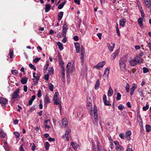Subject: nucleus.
Returning a JSON list of instances; mask_svg holds the SVG:
<instances>
[{
	"instance_id": "13d9d810",
	"label": "nucleus",
	"mask_w": 151,
	"mask_h": 151,
	"mask_svg": "<svg viewBox=\"0 0 151 151\" xmlns=\"http://www.w3.org/2000/svg\"><path fill=\"white\" fill-rule=\"evenodd\" d=\"M97 35L100 40L101 39V36H102V34L101 33H98L97 34Z\"/></svg>"
},
{
	"instance_id": "4c0bfd02",
	"label": "nucleus",
	"mask_w": 151,
	"mask_h": 151,
	"mask_svg": "<svg viewBox=\"0 0 151 151\" xmlns=\"http://www.w3.org/2000/svg\"><path fill=\"white\" fill-rule=\"evenodd\" d=\"M30 147H31V150L34 151L35 149V146L34 143H30Z\"/></svg>"
},
{
	"instance_id": "f257e3e1",
	"label": "nucleus",
	"mask_w": 151,
	"mask_h": 151,
	"mask_svg": "<svg viewBox=\"0 0 151 151\" xmlns=\"http://www.w3.org/2000/svg\"><path fill=\"white\" fill-rule=\"evenodd\" d=\"M127 61V58L125 56H123L120 59L119 61V64L121 70L124 71L126 70V63Z\"/></svg>"
},
{
	"instance_id": "a211bd4d",
	"label": "nucleus",
	"mask_w": 151,
	"mask_h": 151,
	"mask_svg": "<svg viewBox=\"0 0 151 151\" xmlns=\"http://www.w3.org/2000/svg\"><path fill=\"white\" fill-rule=\"evenodd\" d=\"M62 125L64 127H65L68 124V121L67 119L66 118H63L62 119Z\"/></svg>"
},
{
	"instance_id": "ddd939ff",
	"label": "nucleus",
	"mask_w": 151,
	"mask_h": 151,
	"mask_svg": "<svg viewBox=\"0 0 151 151\" xmlns=\"http://www.w3.org/2000/svg\"><path fill=\"white\" fill-rule=\"evenodd\" d=\"M74 44L77 53H79L80 49L79 43L78 42H75Z\"/></svg>"
},
{
	"instance_id": "4d7b16f0",
	"label": "nucleus",
	"mask_w": 151,
	"mask_h": 151,
	"mask_svg": "<svg viewBox=\"0 0 151 151\" xmlns=\"http://www.w3.org/2000/svg\"><path fill=\"white\" fill-rule=\"evenodd\" d=\"M119 137L122 139L124 138V134L123 133H121L119 135Z\"/></svg>"
},
{
	"instance_id": "79ce46f5",
	"label": "nucleus",
	"mask_w": 151,
	"mask_h": 151,
	"mask_svg": "<svg viewBox=\"0 0 151 151\" xmlns=\"http://www.w3.org/2000/svg\"><path fill=\"white\" fill-rule=\"evenodd\" d=\"M143 72L144 73H146L149 72V70L146 67L143 68Z\"/></svg>"
},
{
	"instance_id": "2f4dec72",
	"label": "nucleus",
	"mask_w": 151,
	"mask_h": 151,
	"mask_svg": "<svg viewBox=\"0 0 151 151\" xmlns=\"http://www.w3.org/2000/svg\"><path fill=\"white\" fill-rule=\"evenodd\" d=\"M145 127L146 129V131L147 132H149L151 130V128L150 125L147 124L145 126Z\"/></svg>"
},
{
	"instance_id": "5fc2aeb1",
	"label": "nucleus",
	"mask_w": 151,
	"mask_h": 151,
	"mask_svg": "<svg viewBox=\"0 0 151 151\" xmlns=\"http://www.w3.org/2000/svg\"><path fill=\"white\" fill-rule=\"evenodd\" d=\"M64 6L63 4L61 3L58 6V9H61Z\"/></svg>"
},
{
	"instance_id": "0e129e2a",
	"label": "nucleus",
	"mask_w": 151,
	"mask_h": 151,
	"mask_svg": "<svg viewBox=\"0 0 151 151\" xmlns=\"http://www.w3.org/2000/svg\"><path fill=\"white\" fill-rule=\"evenodd\" d=\"M23 88L25 92H27V86H24Z\"/></svg>"
},
{
	"instance_id": "9d476101",
	"label": "nucleus",
	"mask_w": 151,
	"mask_h": 151,
	"mask_svg": "<svg viewBox=\"0 0 151 151\" xmlns=\"http://www.w3.org/2000/svg\"><path fill=\"white\" fill-rule=\"evenodd\" d=\"M137 64V63L140 65L143 63V60L139 56H136L135 58Z\"/></svg>"
},
{
	"instance_id": "a19ab883",
	"label": "nucleus",
	"mask_w": 151,
	"mask_h": 151,
	"mask_svg": "<svg viewBox=\"0 0 151 151\" xmlns=\"http://www.w3.org/2000/svg\"><path fill=\"white\" fill-rule=\"evenodd\" d=\"M149 106L148 105H146L145 106L143 107L142 109L143 111H146L149 109Z\"/></svg>"
},
{
	"instance_id": "de8ad7c7",
	"label": "nucleus",
	"mask_w": 151,
	"mask_h": 151,
	"mask_svg": "<svg viewBox=\"0 0 151 151\" xmlns=\"http://www.w3.org/2000/svg\"><path fill=\"white\" fill-rule=\"evenodd\" d=\"M129 84L128 83L127 84V86L125 87V89L127 91V92H129Z\"/></svg>"
},
{
	"instance_id": "4468645a",
	"label": "nucleus",
	"mask_w": 151,
	"mask_h": 151,
	"mask_svg": "<svg viewBox=\"0 0 151 151\" xmlns=\"http://www.w3.org/2000/svg\"><path fill=\"white\" fill-rule=\"evenodd\" d=\"M144 3L147 7L150 8L151 7V0H144Z\"/></svg>"
},
{
	"instance_id": "20e7f679",
	"label": "nucleus",
	"mask_w": 151,
	"mask_h": 151,
	"mask_svg": "<svg viewBox=\"0 0 151 151\" xmlns=\"http://www.w3.org/2000/svg\"><path fill=\"white\" fill-rule=\"evenodd\" d=\"M8 100L2 97L0 98V104L3 107L6 106L8 104Z\"/></svg>"
},
{
	"instance_id": "4be33fe9",
	"label": "nucleus",
	"mask_w": 151,
	"mask_h": 151,
	"mask_svg": "<svg viewBox=\"0 0 151 151\" xmlns=\"http://www.w3.org/2000/svg\"><path fill=\"white\" fill-rule=\"evenodd\" d=\"M57 45L59 50L61 51L63 49V44L60 42H58L57 43Z\"/></svg>"
},
{
	"instance_id": "7c9ffc66",
	"label": "nucleus",
	"mask_w": 151,
	"mask_h": 151,
	"mask_svg": "<svg viewBox=\"0 0 151 151\" xmlns=\"http://www.w3.org/2000/svg\"><path fill=\"white\" fill-rule=\"evenodd\" d=\"M99 80H97L96 82L95 86V88L96 90H97L99 89Z\"/></svg>"
},
{
	"instance_id": "1a4fd4ad",
	"label": "nucleus",
	"mask_w": 151,
	"mask_h": 151,
	"mask_svg": "<svg viewBox=\"0 0 151 151\" xmlns=\"http://www.w3.org/2000/svg\"><path fill=\"white\" fill-rule=\"evenodd\" d=\"M50 97L48 96V95H46L45 96L44 100V104H47L50 103Z\"/></svg>"
},
{
	"instance_id": "e2e57ef3",
	"label": "nucleus",
	"mask_w": 151,
	"mask_h": 151,
	"mask_svg": "<svg viewBox=\"0 0 151 151\" xmlns=\"http://www.w3.org/2000/svg\"><path fill=\"white\" fill-rule=\"evenodd\" d=\"M74 2L76 3H77L78 5L80 4V1L79 0H74Z\"/></svg>"
},
{
	"instance_id": "c03bdc74",
	"label": "nucleus",
	"mask_w": 151,
	"mask_h": 151,
	"mask_svg": "<svg viewBox=\"0 0 151 151\" xmlns=\"http://www.w3.org/2000/svg\"><path fill=\"white\" fill-rule=\"evenodd\" d=\"M11 72L14 75H17L18 73V71L17 70H12Z\"/></svg>"
},
{
	"instance_id": "c85d7f7f",
	"label": "nucleus",
	"mask_w": 151,
	"mask_h": 151,
	"mask_svg": "<svg viewBox=\"0 0 151 151\" xmlns=\"http://www.w3.org/2000/svg\"><path fill=\"white\" fill-rule=\"evenodd\" d=\"M9 55L11 58H12L14 55L13 50L12 48L9 49Z\"/></svg>"
},
{
	"instance_id": "423d86ee",
	"label": "nucleus",
	"mask_w": 151,
	"mask_h": 151,
	"mask_svg": "<svg viewBox=\"0 0 151 151\" xmlns=\"http://www.w3.org/2000/svg\"><path fill=\"white\" fill-rule=\"evenodd\" d=\"M19 89L18 88L15 90L12 95V98L15 99H16L19 96Z\"/></svg>"
},
{
	"instance_id": "cd10ccee",
	"label": "nucleus",
	"mask_w": 151,
	"mask_h": 151,
	"mask_svg": "<svg viewBox=\"0 0 151 151\" xmlns=\"http://www.w3.org/2000/svg\"><path fill=\"white\" fill-rule=\"evenodd\" d=\"M113 91L111 87L109 88V90L108 92V96H111L112 95Z\"/></svg>"
},
{
	"instance_id": "aec40b11",
	"label": "nucleus",
	"mask_w": 151,
	"mask_h": 151,
	"mask_svg": "<svg viewBox=\"0 0 151 151\" xmlns=\"http://www.w3.org/2000/svg\"><path fill=\"white\" fill-rule=\"evenodd\" d=\"M125 22L126 20L124 19L123 18L122 19V20L119 21V24L122 27H123L125 25Z\"/></svg>"
},
{
	"instance_id": "c9c22d12",
	"label": "nucleus",
	"mask_w": 151,
	"mask_h": 151,
	"mask_svg": "<svg viewBox=\"0 0 151 151\" xmlns=\"http://www.w3.org/2000/svg\"><path fill=\"white\" fill-rule=\"evenodd\" d=\"M48 87L50 90L51 91H52L53 89V85L51 83H50L49 84Z\"/></svg>"
},
{
	"instance_id": "ea45409f",
	"label": "nucleus",
	"mask_w": 151,
	"mask_h": 151,
	"mask_svg": "<svg viewBox=\"0 0 151 151\" xmlns=\"http://www.w3.org/2000/svg\"><path fill=\"white\" fill-rule=\"evenodd\" d=\"M13 133L15 135L16 138H18L19 137L20 134L19 132H14Z\"/></svg>"
},
{
	"instance_id": "bb28decb",
	"label": "nucleus",
	"mask_w": 151,
	"mask_h": 151,
	"mask_svg": "<svg viewBox=\"0 0 151 151\" xmlns=\"http://www.w3.org/2000/svg\"><path fill=\"white\" fill-rule=\"evenodd\" d=\"M107 45L109 51L111 52L113 51L114 48V47L111 46L110 44L109 43H107Z\"/></svg>"
},
{
	"instance_id": "052dcab7",
	"label": "nucleus",
	"mask_w": 151,
	"mask_h": 151,
	"mask_svg": "<svg viewBox=\"0 0 151 151\" xmlns=\"http://www.w3.org/2000/svg\"><path fill=\"white\" fill-rule=\"evenodd\" d=\"M73 39L75 41H78V36H75L73 37Z\"/></svg>"
},
{
	"instance_id": "72a5a7b5",
	"label": "nucleus",
	"mask_w": 151,
	"mask_h": 151,
	"mask_svg": "<svg viewBox=\"0 0 151 151\" xmlns=\"http://www.w3.org/2000/svg\"><path fill=\"white\" fill-rule=\"evenodd\" d=\"M45 149L46 150H48L50 147V144L48 142H46L45 145Z\"/></svg>"
},
{
	"instance_id": "5701e85b",
	"label": "nucleus",
	"mask_w": 151,
	"mask_h": 151,
	"mask_svg": "<svg viewBox=\"0 0 151 151\" xmlns=\"http://www.w3.org/2000/svg\"><path fill=\"white\" fill-rule=\"evenodd\" d=\"M115 149L117 151H122L124 150V147L120 145L116 146Z\"/></svg>"
},
{
	"instance_id": "b1692460",
	"label": "nucleus",
	"mask_w": 151,
	"mask_h": 151,
	"mask_svg": "<svg viewBox=\"0 0 151 151\" xmlns=\"http://www.w3.org/2000/svg\"><path fill=\"white\" fill-rule=\"evenodd\" d=\"M63 14V12H59L58 14V20L60 21L62 19Z\"/></svg>"
},
{
	"instance_id": "c756f323",
	"label": "nucleus",
	"mask_w": 151,
	"mask_h": 151,
	"mask_svg": "<svg viewBox=\"0 0 151 151\" xmlns=\"http://www.w3.org/2000/svg\"><path fill=\"white\" fill-rule=\"evenodd\" d=\"M138 24H139V26L140 27H142L143 26V21L142 19V18L140 17L139 18L138 20Z\"/></svg>"
},
{
	"instance_id": "f03ea898",
	"label": "nucleus",
	"mask_w": 151,
	"mask_h": 151,
	"mask_svg": "<svg viewBox=\"0 0 151 151\" xmlns=\"http://www.w3.org/2000/svg\"><path fill=\"white\" fill-rule=\"evenodd\" d=\"M66 74L67 76L70 75V73H72L75 70L74 66L71 65V63L69 62L68 63L66 68Z\"/></svg>"
},
{
	"instance_id": "2eb2a0df",
	"label": "nucleus",
	"mask_w": 151,
	"mask_h": 151,
	"mask_svg": "<svg viewBox=\"0 0 151 151\" xmlns=\"http://www.w3.org/2000/svg\"><path fill=\"white\" fill-rule=\"evenodd\" d=\"M71 130L69 129H68L65 131V135H67V136H66V139L67 141H68L69 140V134Z\"/></svg>"
},
{
	"instance_id": "39448f33",
	"label": "nucleus",
	"mask_w": 151,
	"mask_h": 151,
	"mask_svg": "<svg viewBox=\"0 0 151 151\" xmlns=\"http://www.w3.org/2000/svg\"><path fill=\"white\" fill-rule=\"evenodd\" d=\"M106 62L105 61H103L99 63L98 64L93 67V68H96L99 70H100V68H103L105 65Z\"/></svg>"
},
{
	"instance_id": "338daca9",
	"label": "nucleus",
	"mask_w": 151,
	"mask_h": 151,
	"mask_svg": "<svg viewBox=\"0 0 151 151\" xmlns=\"http://www.w3.org/2000/svg\"><path fill=\"white\" fill-rule=\"evenodd\" d=\"M35 99V96L33 95L32 96L31 99L30 100L33 101Z\"/></svg>"
},
{
	"instance_id": "603ef678",
	"label": "nucleus",
	"mask_w": 151,
	"mask_h": 151,
	"mask_svg": "<svg viewBox=\"0 0 151 151\" xmlns=\"http://www.w3.org/2000/svg\"><path fill=\"white\" fill-rule=\"evenodd\" d=\"M37 96L38 98H40L42 94L41 93V91L40 90H39L38 91Z\"/></svg>"
},
{
	"instance_id": "6e6d98bb",
	"label": "nucleus",
	"mask_w": 151,
	"mask_h": 151,
	"mask_svg": "<svg viewBox=\"0 0 151 151\" xmlns=\"http://www.w3.org/2000/svg\"><path fill=\"white\" fill-rule=\"evenodd\" d=\"M59 101L58 100V99H56L55 100H54V104H55L56 105H58L59 104Z\"/></svg>"
},
{
	"instance_id": "bf43d9fd",
	"label": "nucleus",
	"mask_w": 151,
	"mask_h": 151,
	"mask_svg": "<svg viewBox=\"0 0 151 151\" xmlns=\"http://www.w3.org/2000/svg\"><path fill=\"white\" fill-rule=\"evenodd\" d=\"M110 147L111 150L114 147V146L112 142H110Z\"/></svg>"
},
{
	"instance_id": "58836bf2",
	"label": "nucleus",
	"mask_w": 151,
	"mask_h": 151,
	"mask_svg": "<svg viewBox=\"0 0 151 151\" xmlns=\"http://www.w3.org/2000/svg\"><path fill=\"white\" fill-rule=\"evenodd\" d=\"M121 96L120 93L119 92L117 93V97L116 98V99L118 100H120Z\"/></svg>"
},
{
	"instance_id": "774afa93",
	"label": "nucleus",
	"mask_w": 151,
	"mask_h": 151,
	"mask_svg": "<svg viewBox=\"0 0 151 151\" xmlns=\"http://www.w3.org/2000/svg\"><path fill=\"white\" fill-rule=\"evenodd\" d=\"M127 151H133V150L132 148L128 146L127 149Z\"/></svg>"
},
{
	"instance_id": "6ab92c4d",
	"label": "nucleus",
	"mask_w": 151,
	"mask_h": 151,
	"mask_svg": "<svg viewBox=\"0 0 151 151\" xmlns=\"http://www.w3.org/2000/svg\"><path fill=\"white\" fill-rule=\"evenodd\" d=\"M109 71V69L108 68H106L104 72V76H106L108 77Z\"/></svg>"
},
{
	"instance_id": "a878e982",
	"label": "nucleus",
	"mask_w": 151,
	"mask_h": 151,
	"mask_svg": "<svg viewBox=\"0 0 151 151\" xmlns=\"http://www.w3.org/2000/svg\"><path fill=\"white\" fill-rule=\"evenodd\" d=\"M51 5L50 4H47L45 5V12H48L50 9Z\"/></svg>"
},
{
	"instance_id": "09e8293b",
	"label": "nucleus",
	"mask_w": 151,
	"mask_h": 151,
	"mask_svg": "<svg viewBox=\"0 0 151 151\" xmlns=\"http://www.w3.org/2000/svg\"><path fill=\"white\" fill-rule=\"evenodd\" d=\"M131 134V132L130 131H128L126 132L125 134V137L129 136Z\"/></svg>"
},
{
	"instance_id": "8fccbe9b",
	"label": "nucleus",
	"mask_w": 151,
	"mask_h": 151,
	"mask_svg": "<svg viewBox=\"0 0 151 151\" xmlns=\"http://www.w3.org/2000/svg\"><path fill=\"white\" fill-rule=\"evenodd\" d=\"M61 69L62 70V76H65V70L64 68V67L62 66Z\"/></svg>"
},
{
	"instance_id": "393cba45",
	"label": "nucleus",
	"mask_w": 151,
	"mask_h": 151,
	"mask_svg": "<svg viewBox=\"0 0 151 151\" xmlns=\"http://www.w3.org/2000/svg\"><path fill=\"white\" fill-rule=\"evenodd\" d=\"M84 53H85V52H81V54L80 58H81V62L82 65H83V61H84L83 57L84 56Z\"/></svg>"
},
{
	"instance_id": "6e6552de",
	"label": "nucleus",
	"mask_w": 151,
	"mask_h": 151,
	"mask_svg": "<svg viewBox=\"0 0 151 151\" xmlns=\"http://www.w3.org/2000/svg\"><path fill=\"white\" fill-rule=\"evenodd\" d=\"M87 106L88 109L90 110L89 113L91 115L92 114V104L91 102L87 101Z\"/></svg>"
},
{
	"instance_id": "49530a36",
	"label": "nucleus",
	"mask_w": 151,
	"mask_h": 151,
	"mask_svg": "<svg viewBox=\"0 0 151 151\" xmlns=\"http://www.w3.org/2000/svg\"><path fill=\"white\" fill-rule=\"evenodd\" d=\"M118 108L120 110H122L124 108L122 105L120 104L118 106Z\"/></svg>"
},
{
	"instance_id": "864d4df0",
	"label": "nucleus",
	"mask_w": 151,
	"mask_h": 151,
	"mask_svg": "<svg viewBox=\"0 0 151 151\" xmlns=\"http://www.w3.org/2000/svg\"><path fill=\"white\" fill-rule=\"evenodd\" d=\"M114 144L115 145V147H116L117 146H119V145H120L119 144V142L118 141H114Z\"/></svg>"
},
{
	"instance_id": "7ed1b4c3",
	"label": "nucleus",
	"mask_w": 151,
	"mask_h": 151,
	"mask_svg": "<svg viewBox=\"0 0 151 151\" xmlns=\"http://www.w3.org/2000/svg\"><path fill=\"white\" fill-rule=\"evenodd\" d=\"M93 114L94 118L93 123L94 124H96V123H97L98 120L97 119V110L96 109V107L95 106H93Z\"/></svg>"
},
{
	"instance_id": "680f3d73",
	"label": "nucleus",
	"mask_w": 151,
	"mask_h": 151,
	"mask_svg": "<svg viewBox=\"0 0 151 151\" xmlns=\"http://www.w3.org/2000/svg\"><path fill=\"white\" fill-rule=\"evenodd\" d=\"M49 78V76L48 75H45L44 76V78L46 80H48Z\"/></svg>"
},
{
	"instance_id": "f3484780",
	"label": "nucleus",
	"mask_w": 151,
	"mask_h": 151,
	"mask_svg": "<svg viewBox=\"0 0 151 151\" xmlns=\"http://www.w3.org/2000/svg\"><path fill=\"white\" fill-rule=\"evenodd\" d=\"M103 100L104 104L106 106H109L110 105L109 102H107L106 103V95L104 94L103 97Z\"/></svg>"
},
{
	"instance_id": "37998d69",
	"label": "nucleus",
	"mask_w": 151,
	"mask_h": 151,
	"mask_svg": "<svg viewBox=\"0 0 151 151\" xmlns=\"http://www.w3.org/2000/svg\"><path fill=\"white\" fill-rule=\"evenodd\" d=\"M53 69L52 68H50L49 70V73L50 74H52L53 73Z\"/></svg>"
},
{
	"instance_id": "3c124183",
	"label": "nucleus",
	"mask_w": 151,
	"mask_h": 151,
	"mask_svg": "<svg viewBox=\"0 0 151 151\" xmlns=\"http://www.w3.org/2000/svg\"><path fill=\"white\" fill-rule=\"evenodd\" d=\"M37 108V106H32L30 108V110L31 111H32L33 110H35V109Z\"/></svg>"
},
{
	"instance_id": "a18cd8bd",
	"label": "nucleus",
	"mask_w": 151,
	"mask_h": 151,
	"mask_svg": "<svg viewBox=\"0 0 151 151\" xmlns=\"http://www.w3.org/2000/svg\"><path fill=\"white\" fill-rule=\"evenodd\" d=\"M40 58H36L33 60V61L34 63H37L40 60Z\"/></svg>"
},
{
	"instance_id": "412c9836",
	"label": "nucleus",
	"mask_w": 151,
	"mask_h": 151,
	"mask_svg": "<svg viewBox=\"0 0 151 151\" xmlns=\"http://www.w3.org/2000/svg\"><path fill=\"white\" fill-rule=\"evenodd\" d=\"M6 136V134L4 133L2 129H0V137L1 138H4L5 136Z\"/></svg>"
},
{
	"instance_id": "69168bd1",
	"label": "nucleus",
	"mask_w": 151,
	"mask_h": 151,
	"mask_svg": "<svg viewBox=\"0 0 151 151\" xmlns=\"http://www.w3.org/2000/svg\"><path fill=\"white\" fill-rule=\"evenodd\" d=\"M48 140L50 142L54 141H55V139L54 138L49 137L48 139Z\"/></svg>"
},
{
	"instance_id": "f8f14e48",
	"label": "nucleus",
	"mask_w": 151,
	"mask_h": 151,
	"mask_svg": "<svg viewBox=\"0 0 151 151\" xmlns=\"http://www.w3.org/2000/svg\"><path fill=\"white\" fill-rule=\"evenodd\" d=\"M119 52V50H117L111 55V57L112 60H114L115 59L116 56L118 55Z\"/></svg>"
},
{
	"instance_id": "e433bc0d",
	"label": "nucleus",
	"mask_w": 151,
	"mask_h": 151,
	"mask_svg": "<svg viewBox=\"0 0 151 151\" xmlns=\"http://www.w3.org/2000/svg\"><path fill=\"white\" fill-rule=\"evenodd\" d=\"M32 80L34 81V84L33 85L34 86H35L36 84L38 83L39 80V78H37V79H35V78H33Z\"/></svg>"
},
{
	"instance_id": "0eeeda50",
	"label": "nucleus",
	"mask_w": 151,
	"mask_h": 151,
	"mask_svg": "<svg viewBox=\"0 0 151 151\" xmlns=\"http://www.w3.org/2000/svg\"><path fill=\"white\" fill-rule=\"evenodd\" d=\"M68 30V26L66 23L64 24L63 27V36L65 37L66 32H67Z\"/></svg>"
},
{
	"instance_id": "473e14b6",
	"label": "nucleus",
	"mask_w": 151,
	"mask_h": 151,
	"mask_svg": "<svg viewBox=\"0 0 151 151\" xmlns=\"http://www.w3.org/2000/svg\"><path fill=\"white\" fill-rule=\"evenodd\" d=\"M27 78H23L21 80V83L22 84H25L27 83Z\"/></svg>"
},
{
	"instance_id": "9b49d317",
	"label": "nucleus",
	"mask_w": 151,
	"mask_h": 151,
	"mask_svg": "<svg viewBox=\"0 0 151 151\" xmlns=\"http://www.w3.org/2000/svg\"><path fill=\"white\" fill-rule=\"evenodd\" d=\"M129 62L130 65L132 66H134L137 64L135 58L133 59H131L129 60Z\"/></svg>"
},
{
	"instance_id": "dca6fc26",
	"label": "nucleus",
	"mask_w": 151,
	"mask_h": 151,
	"mask_svg": "<svg viewBox=\"0 0 151 151\" xmlns=\"http://www.w3.org/2000/svg\"><path fill=\"white\" fill-rule=\"evenodd\" d=\"M70 144L73 148L75 150H76L78 146V145L75 142H71Z\"/></svg>"
},
{
	"instance_id": "f704fd0d",
	"label": "nucleus",
	"mask_w": 151,
	"mask_h": 151,
	"mask_svg": "<svg viewBox=\"0 0 151 151\" xmlns=\"http://www.w3.org/2000/svg\"><path fill=\"white\" fill-rule=\"evenodd\" d=\"M98 143L99 144V142H98ZM96 149L95 148L93 147V149H92V150H93V151H100L101 149L100 148V147H99V145H98H98H97V150H96Z\"/></svg>"
}]
</instances>
